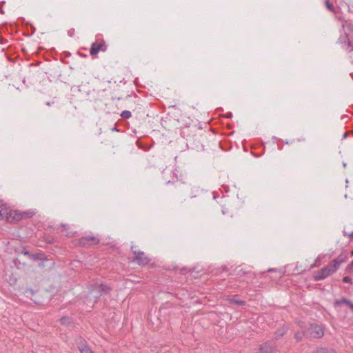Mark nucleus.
I'll return each instance as SVG.
<instances>
[{"label":"nucleus","mask_w":353,"mask_h":353,"mask_svg":"<svg viewBox=\"0 0 353 353\" xmlns=\"http://www.w3.org/2000/svg\"><path fill=\"white\" fill-rule=\"evenodd\" d=\"M306 336L314 339H319L323 336V328L317 324H310L306 329Z\"/></svg>","instance_id":"1"},{"label":"nucleus","mask_w":353,"mask_h":353,"mask_svg":"<svg viewBox=\"0 0 353 353\" xmlns=\"http://www.w3.org/2000/svg\"><path fill=\"white\" fill-rule=\"evenodd\" d=\"M100 239L97 236L88 235L79 239L77 245L83 248H89L92 245H98Z\"/></svg>","instance_id":"2"},{"label":"nucleus","mask_w":353,"mask_h":353,"mask_svg":"<svg viewBox=\"0 0 353 353\" xmlns=\"http://www.w3.org/2000/svg\"><path fill=\"white\" fill-rule=\"evenodd\" d=\"M131 250L135 255V257L132 260V262H136L140 265H148L151 259L145 255L143 252L140 250H134V247L131 246Z\"/></svg>","instance_id":"3"},{"label":"nucleus","mask_w":353,"mask_h":353,"mask_svg":"<svg viewBox=\"0 0 353 353\" xmlns=\"http://www.w3.org/2000/svg\"><path fill=\"white\" fill-rule=\"evenodd\" d=\"M277 346L274 340L267 341L259 345V353H276Z\"/></svg>","instance_id":"4"},{"label":"nucleus","mask_w":353,"mask_h":353,"mask_svg":"<svg viewBox=\"0 0 353 353\" xmlns=\"http://www.w3.org/2000/svg\"><path fill=\"white\" fill-rule=\"evenodd\" d=\"M4 216H6L8 220L10 222H17L23 219V212L19 210H9L8 208L6 209V214L4 215Z\"/></svg>","instance_id":"5"},{"label":"nucleus","mask_w":353,"mask_h":353,"mask_svg":"<svg viewBox=\"0 0 353 353\" xmlns=\"http://www.w3.org/2000/svg\"><path fill=\"white\" fill-rule=\"evenodd\" d=\"M106 50V46L104 41L98 43L94 42L91 45L90 53L92 57H95L100 51L105 52Z\"/></svg>","instance_id":"6"},{"label":"nucleus","mask_w":353,"mask_h":353,"mask_svg":"<svg viewBox=\"0 0 353 353\" xmlns=\"http://www.w3.org/2000/svg\"><path fill=\"white\" fill-rule=\"evenodd\" d=\"M331 275L326 267L323 268L321 270L315 273L314 276L315 281H321Z\"/></svg>","instance_id":"7"},{"label":"nucleus","mask_w":353,"mask_h":353,"mask_svg":"<svg viewBox=\"0 0 353 353\" xmlns=\"http://www.w3.org/2000/svg\"><path fill=\"white\" fill-rule=\"evenodd\" d=\"M226 301H228L229 303L234 304L239 306H243L246 305V302L243 300L237 299L236 295L232 296H228Z\"/></svg>","instance_id":"8"},{"label":"nucleus","mask_w":353,"mask_h":353,"mask_svg":"<svg viewBox=\"0 0 353 353\" xmlns=\"http://www.w3.org/2000/svg\"><path fill=\"white\" fill-rule=\"evenodd\" d=\"M236 275L239 278H243L245 275H248L250 279H254V274L252 272H245L243 269H236Z\"/></svg>","instance_id":"9"},{"label":"nucleus","mask_w":353,"mask_h":353,"mask_svg":"<svg viewBox=\"0 0 353 353\" xmlns=\"http://www.w3.org/2000/svg\"><path fill=\"white\" fill-rule=\"evenodd\" d=\"M347 260V256L343 254H341L336 259H334L332 261L339 268L340 265L344 263Z\"/></svg>","instance_id":"10"},{"label":"nucleus","mask_w":353,"mask_h":353,"mask_svg":"<svg viewBox=\"0 0 353 353\" xmlns=\"http://www.w3.org/2000/svg\"><path fill=\"white\" fill-rule=\"evenodd\" d=\"M287 332V328L285 327H282L279 329H278L275 332H274V339L275 340H278L279 339L281 336H283Z\"/></svg>","instance_id":"11"},{"label":"nucleus","mask_w":353,"mask_h":353,"mask_svg":"<svg viewBox=\"0 0 353 353\" xmlns=\"http://www.w3.org/2000/svg\"><path fill=\"white\" fill-rule=\"evenodd\" d=\"M330 273L332 274L336 272V270L339 268L333 261L327 265L325 266Z\"/></svg>","instance_id":"12"},{"label":"nucleus","mask_w":353,"mask_h":353,"mask_svg":"<svg viewBox=\"0 0 353 353\" xmlns=\"http://www.w3.org/2000/svg\"><path fill=\"white\" fill-rule=\"evenodd\" d=\"M30 259L33 261H41L45 259V254L43 253L32 254Z\"/></svg>","instance_id":"13"},{"label":"nucleus","mask_w":353,"mask_h":353,"mask_svg":"<svg viewBox=\"0 0 353 353\" xmlns=\"http://www.w3.org/2000/svg\"><path fill=\"white\" fill-rule=\"evenodd\" d=\"M98 288H99V292L101 293V294L102 293H105V294H107L110 292V288L106 285H104V284H100L98 285Z\"/></svg>","instance_id":"14"},{"label":"nucleus","mask_w":353,"mask_h":353,"mask_svg":"<svg viewBox=\"0 0 353 353\" xmlns=\"http://www.w3.org/2000/svg\"><path fill=\"white\" fill-rule=\"evenodd\" d=\"M352 303V302H351L350 300H348V299H345V298H343V299H341V300H336V301H334V305H335V306H339V305H341L342 303H344V304H346L347 305H348V306H349V305H350V303Z\"/></svg>","instance_id":"15"},{"label":"nucleus","mask_w":353,"mask_h":353,"mask_svg":"<svg viewBox=\"0 0 353 353\" xmlns=\"http://www.w3.org/2000/svg\"><path fill=\"white\" fill-rule=\"evenodd\" d=\"M316 353H336L334 350H329L326 347H318L316 350Z\"/></svg>","instance_id":"16"},{"label":"nucleus","mask_w":353,"mask_h":353,"mask_svg":"<svg viewBox=\"0 0 353 353\" xmlns=\"http://www.w3.org/2000/svg\"><path fill=\"white\" fill-rule=\"evenodd\" d=\"M325 6L329 11H330L333 13L336 12L335 8H334V5L329 0L325 1Z\"/></svg>","instance_id":"17"},{"label":"nucleus","mask_w":353,"mask_h":353,"mask_svg":"<svg viewBox=\"0 0 353 353\" xmlns=\"http://www.w3.org/2000/svg\"><path fill=\"white\" fill-rule=\"evenodd\" d=\"M306 336V330H305L303 332H297L294 334V338L297 341H300L302 340L303 336Z\"/></svg>","instance_id":"18"},{"label":"nucleus","mask_w":353,"mask_h":353,"mask_svg":"<svg viewBox=\"0 0 353 353\" xmlns=\"http://www.w3.org/2000/svg\"><path fill=\"white\" fill-rule=\"evenodd\" d=\"M77 346H78V349L80 352L81 351L82 348L88 347L86 345L85 341L81 338H80L79 341L77 342Z\"/></svg>","instance_id":"19"},{"label":"nucleus","mask_w":353,"mask_h":353,"mask_svg":"<svg viewBox=\"0 0 353 353\" xmlns=\"http://www.w3.org/2000/svg\"><path fill=\"white\" fill-rule=\"evenodd\" d=\"M60 322L62 325H70L72 323L70 319L68 316H63L60 319Z\"/></svg>","instance_id":"20"},{"label":"nucleus","mask_w":353,"mask_h":353,"mask_svg":"<svg viewBox=\"0 0 353 353\" xmlns=\"http://www.w3.org/2000/svg\"><path fill=\"white\" fill-rule=\"evenodd\" d=\"M6 204H4L2 201H0V216L3 217L4 215L6 214Z\"/></svg>","instance_id":"21"},{"label":"nucleus","mask_w":353,"mask_h":353,"mask_svg":"<svg viewBox=\"0 0 353 353\" xmlns=\"http://www.w3.org/2000/svg\"><path fill=\"white\" fill-rule=\"evenodd\" d=\"M34 214V212L33 211L23 212V219L32 217Z\"/></svg>","instance_id":"22"},{"label":"nucleus","mask_w":353,"mask_h":353,"mask_svg":"<svg viewBox=\"0 0 353 353\" xmlns=\"http://www.w3.org/2000/svg\"><path fill=\"white\" fill-rule=\"evenodd\" d=\"M121 117L124 118V119H129L132 116V114L130 111L128 110H124L121 112Z\"/></svg>","instance_id":"23"},{"label":"nucleus","mask_w":353,"mask_h":353,"mask_svg":"<svg viewBox=\"0 0 353 353\" xmlns=\"http://www.w3.org/2000/svg\"><path fill=\"white\" fill-rule=\"evenodd\" d=\"M81 353H94L92 350L89 347L82 348Z\"/></svg>","instance_id":"24"},{"label":"nucleus","mask_w":353,"mask_h":353,"mask_svg":"<svg viewBox=\"0 0 353 353\" xmlns=\"http://www.w3.org/2000/svg\"><path fill=\"white\" fill-rule=\"evenodd\" d=\"M353 270V261L346 267V272H351Z\"/></svg>","instance_id":"25"},{"label":"nucleus","mask_w":353,"mask_h":353,"mask_svg":"<svg viewBox=\"0 0 353 353\" xmlns=\"http://www.w3.org/2000/svg\"><path fill=\"white\" fill-rule=\"evenodd\" d=\"M254 279H250L248 275L244 276V278L242 279L243 281L248 283L251 282Z\"/></svg>","instance_id":"26"},{"label":"nucleus","mask_w":353,"mask_h":353,"mask_svg":"<svg viewBox=\"0 0 353 353\" xmlns=\"http://www.w3.org/2000/svg\"><path fill=\"white\" fill-rule=\"evenodd\" d=\"M75 30L74 28H71L68 31V34L69 37H72L74 35Z\"/></svg>","instance_id":"27"},{"label":"nucleus","mask_w":353,"mask_h":353,"mask_svg":"<svg viewBox=\"0 0 353 353\" xmlns=\"http://www.w3.org/2000/svg\"><path fill=\"white\" fill-rule=\"evenodd\" d=\"M343 281L344 283H352V279H351V278H350V277H349V276H345V277H343Z\"/></svg>","instance_id":"28"},{"label":"nucleus","mask_w":353,"mask_h":353,"mask_svg":"<svg viewBox=\"0 0 353 353\" xmlns=\"http://www.w3.org/2000/svg\"><path fill=\"white\" fill-rule=\"evenodd\" d=\"M22 253H23V254H24V255L28 256L30 259V256H31V254H31L30 252H28V251H27V250H23V251L22 252Z\"/></svg>","instance_id":"29"},{"label":"nucleus","mask_w":353,"mask_h":353,"mask_svg":"<svg viewBox=\"0 0 353 353\" xmlns=\"http://www.w3.org/2000/svg\"><path fill=\"white\" fill-rule=\"evenodd\" d=\"M348 48H350V51H353V43L350 41H348Z\"/></svg>","instance_id":"30"},{"label":"nucleus","mask_w":353,"mask_h":353,"mask_svg":"<svg viewBox=\"0 0 353 353\" xmlns=\"http://www.w3.org/2000/svg\"><path fill=\"white\" fill-rule=\"evenodd\" d=\"M344 235L345 236H350V238H353V232L352 233H347L346 232H344Z\"/></svg>","instance_id":"31"},{"label":"nucleus","mask_w":353,"mask_h":353,"mask_svg":"<svg viewBox=\"0 0 353 353\" xmlns=\"http://www.w3.org/2000/svg\"><path fill=\"white\" fill-rule=\"evenodd\" d=\"M54 101H48V102H46V105H48V106H50V105H52V104H54Z\"/></svg>","instance_id":"32"},{"label":"nucleus","mask_w":353,"mask_h":353,"mask_svg":"<svg viewBox=\"0 0 353 353\" xmlns=\"http://www.w3.org/2000/svg\"><path fill=\"white\" fill-rule=\"evenodd\" d=\"M61 227H63L64 229H66L67 228V225L66 224H63V223H61Z\"/></svg>","instance_id":"33"},{"label":"nucleus","mask_w":353,"mask_h":353,"mask_svg":"<svg viewBox=\"0 0 353 353\" xmlns=\"http://www.w3.org/2000/svg\"><path fill=\"white\" fill-rule=\"evenodd\" d=\"M350 308L352 310L353 312V303H351L350 305H349Z\"/></svg>","instance_id":"34"},{"label":"nucleus","mask_w":353,"mask_h":353,"mask_svg":"<svg viewBox=\"0 0 353 353\" xmlns=\"http://www.w3.org/2000/svg\"><path fill=\"white\" fill-rule=\"evenodd\" d=\"M112 130L113 131H114V130L118 131V130H117V128H115V127H114V128H113Z\"/></svg>","instance_id":"35"},{"label":"nucleus","mask_w":353,"mask_h":353,"mask_svg":"<svg viewBox=\"0 0 353 353\" xmlns=\"http://www.w3.org/2000/svg\"><path fill=\"white\" fill-rule=\"evenodd\" d=\"M222 268L223 270H226V269H227V268L225 266H223Z\"/></svg>","instance_id":"36"},{"label":"nucleus","mask_w":353,"mask_h":353,"mask_svg":"<svg viewBox=\"0 0 353 353\" xmlns=\"http://www.w3.org/2000/svg\"><path fill=\"white\" fill-rule=\"evenodd\" d=\"M132 246L134 247V250H137L136 249V246H134V245H132Z\"/></svg>","instance_id":"37"},{"label":"nucleus","mask_w":353,"mask_h":353,"mask_svg":"<svg viewBox=\"0 0 353 353\" xmlns=\"http://www.w3.org/2000/svg\"><path fill=\"white\" fill-rule=\"evenodd\" d=\"M272 270H273L272 269H269V270H268V271H269V272H271V271H272Z\"/></svg>","instance_id":"38"}]
</instances>
